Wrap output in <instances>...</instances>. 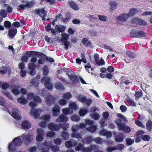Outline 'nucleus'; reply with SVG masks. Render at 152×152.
<instances>
[{
    "label": "nucleus",
    "mask_w": 152,
    "mask_h": 152,
    "mask_svg": "<svg viewBox=\"0 0 152 152\" xmlns=\"http://www.w3.org/2000/svg\"><path fill=\"white\" fill-rule=\"evenodd\" d=\"M131 37L134 38H142L146 35V34L141 30L132 29L129 33Z\"/></svg>",
    "instance_id": "f257e3e1"
},
{
    "label": "nucleus",
    "mask_w": 152,
    "mask_h": 152,
    "mask_svg": "<svg viewBox=\"0 0 152 152\" xmlns=\"http://www.w3.org/2000/svg\"><path fill=\"white\" fill-rule=\"evenodd\" d=\"M22 3L25 4H20L18 5L17 8L18 10H23L25 8H31L35 4V3L33 1H27L26 0H23L22 1Z\"/></svg>",
    "instance_id": "f03ea898"
},
{
    "label": "nucleus",
    "mask_w": 152,
    "mask_h": 152,
    "mask_svg": "<svg viewBox=\"0 0 152 152\" xmlns=\"http://www.w3.org/2000/svg\"><path fill=\"white\" fill-rule=\"evenodd\" d=\"M26 54L29 57L36 56L38 58H42L44 57V58H45V55L42 53L36 51H28L26 52Z\"/></svg>",
    "instance_id": "7ed1b4c3"
},
{
    "label": "nucleus",
    "mask_w": 152,
    "mask_h": 152,
    "mask_svg": "<svg viewBox=\"0 0 152 152\" xmlns=\"http://www.w3.org/2000/svg\"><path fill=\"white\" fill-rule=\"evenodd\" d=\"M62 35L63 37L61 38V40L62 41L64 42V45L65 47V48L66 50H68L69 48L68 47L71 46L70 42L68 41L69 35L66 34H63Z\"/></svg>",
    "instance_id": "20e7f679"
},
{
    "label": "nucleus",
    "mask_w": 152,
    "mask_h": 152,
    "mask_svg": "<svg viewBox=\"0 0 152 152\" xmlns=\"http://www.w3.org/2000/svg\"><path fill=\"white\" fill-rule=\"evenodd\" d=\"M34 13L37 15L40 16L42 18V20H45V17L46 15V12L45 11V8H43L41 9H36L34 11Z\"/></svg>",
    "instance_id": "39448f33"
},
{
    "label": "nucleus",
    "mask_w": 152,
    "mask_h": 152,
    "mask_svg": "<svg viewBox=\"0 0 152 152\" xmlns=\"http://www.w3.org/2000/svg\"><path fill=\"white\" fill-rule=\"evenodd\" d=\"M56 99L51 94H49L46 98V102L48 105H50L53 104L55 101Z\"/></svg>",
    "instance_id": "423d86ee"
},
{
    "label": "nucleus",
    "mask_w": 152,
    "mask_h": 152,
    "mask_svg": "<svg viewBox=\"0 0 152 152\" xmlns=\"http://www.w3.org/2000/svg\"><path fill=\"white\" fill-rule=\"evenodd\" d=\"M8 112L11 116L17 120H19L20 119V117L18 113V110L17 108H13L11 112L9 111Z\"/></svg>",
    "instance_id": "0eeeda50"
},
{
    "label": "nucleus",
    "mask_w": 152,
    "mask_h": 152,
    "mask_svg": "<svg viewBox=\"0 0 152 152\" xmlns=\"http://www.w3.org/2000/svg\"><path fill=\"white\" fill-rule=\"evenodd\" d=\"M131 21L137 25L145 26L147 24L146 22L140 18H134Z\"/></svg>",
    "instance_id": "6e6552de"
},
{
    "label": "nucleus",
    "mask_w": 152,
    "mask_h": 152,
    "mask_svg": "<svg viewBox=\"0 0 152 152\" xmlns=\"http://www.w3.org/2000/svg\"><path fill=\"white\" fill-rule=\"evenodd\" d=\"M125 137L122 133H119L115 135V140L116 142H121L123 141Z\"/></svg>",
    "instance_id": "1a4fd4ad"
},
{
    "label": "nucleus",
    "mask_w": 152,
    "mask_h": 152,
    "mask_svg": "<svg viewBox=\"0 0 152 152\" xmlns=\"http://www.w3.org/2000/svg\"><path fill=\"white\" fill-rule=\"evenodd\" d=\"M21 126L22 129H26L30 128L31 125V123L28 121L25 120L22 122Z\"/></svg>",
    "instance_id": "9d476101"
},
{
    "label": "nucleus",
    "mask_w": 152,
    "mask_h": 152,
    "mask_svg": "<svg viewBox=\"0 0 152 152\" xmlns=\"http://www.w3.org/2000/svg\"><path fill=\"white\" fill-rule=\"evenodd\" d=\"M42 110L41 109H32L31 111V113L34 116L35 118L38 117L41 114Z\"/></svg>",
    "instance_id": "9b49d317"
},
{
    "label": "nucleus",
    "mask_w": 152,
    "mask_h": 152,
    "mask_svg": "<svg viewBox=\"0 0 152 152\" xmlns=\"http://www.w3.org/2000/svg\"><path fill=\"white\" fill-rule=\"evenodd\" d=\"M17 30L16 28H10L8 31V35L10 39H13L17 34Z\"/></svg>",
    "instance_id": "f8f14e48"
},
{
    "label": "nucleus",
    "mask_w": 152,
    "mask_h": 152,
    "mask_svg": "<svg viewBox=\"0 0 152 152\" xmlns=\"http://www.w3.org/2000/svg\"><path fill=\"white\" fill-rule=\"evenodd\" d=\"M48 128L50 130L56 131L60 129V126L59 124H56L54 123H52L48 125Z\"/></svg>",
    "instance_id": "ddd939ff"
},
{
    "label": "nucleus",
    "mask_w": 152,
    "mask_h": 152,
    "mask_svg": "<svg viewBox=\"0 0 152 152\" xmlns=\"http://www.w3.org/2000/svg\"><path fill=\"white\" fill-rule=\"evenodd\" d=\"M60 108L59 106L55 105L52 109V111L53 112V115L56 116H58L60 113Z\"/></svg>",
    "instance_id": "4468645a"
},
{
    "label": "nucleus",
    "mask_w": 152,
    "mask_h": 152,
    "mask_svg": "<svg viewBox=\"0 0 152 152\" xmlns=\"http://www.w3.org/2000/svg\"><path fill=\"white\" fill-rule=\"evenodd\" d=\"M68 120V117L66 115L62 114L59 116L58 118L56 120V121L58 122H65L67 121Z\"/></svg>",
    "instance_id": "2eb2a0df"
},
{
    "label": "nucleus",
    "mask_w": 152,
    "mask_h": 152,
    "mask_svg": "<svg viewBox=\"0 0 152 152\" xmlns=\"http://www.w3.org/2000/svg\"><path fill=\"white\" fill-rule=\"evenodd\" d=\"M129 17L128 14L126 13H122L118 17V20L122 22H125Z\"/></svg>",
    "instance_id": "dca6fc26"
},
{
    "label": "nucleus",
    "mask_w": 152,
    "mask_h": 152,
    "mask_svg": "<svg viewBox=\"0 0 152 152\" xmlns=\"http://www.w3.org/2000/svg\"><path fill=\"white\" fill-rule=\"evenodd\" d=\"M23 134L22 135L23 137V140L28 144L31 142V141L33 139L31 135H25L24 136H23Z\"/></svg>",
    "instance_id": "f3484780"
},
{
    "label": "nucleus",
    "mask_w": 152,
    "mask_h": 152,
    "mask_svg": "<svg viewBox=\"0 0 152 152\" xmlns=\"http://www.w3.org/2000/svg\"><path fill=\"white\" fill-rule=\"evenodd\" d=\"M20 136H18L15 138L11 142L15 144L17 146L21 145L22 143V140L20 138Z\"/></svg>",
    "instance_id": "a211bd4d"
},
{
    "label": "nucleus",
    "mask_w": 152,
    "mask_h": 152,
    "mask_svg": "<svg viewBox=\"0 0 152 152\" xmlns=\"http://www.w3.org/2000/svg\"><path fill=\"white\" fill-rule=\"evenodd\" d=\"M55 29L57 33H59L60 32H63L65 30L66 28L63 25L59 26L56 25L55 27Z\"/></svg>",
    "instance_id": "6ab92c4d"
},
{
    "label": "nucleus",
    "mask_w": 152,
    "mask_h": 152,
    "mask_svg": "<svg viewBox=\"0 0 152 152\" xmlns=\"http://www.w3.org/2000/svg\"><path fill=\"white\" fill-rule=\"evenodd\" d=\"M68 75V77H69L70 79L72 80L73 83H76L79 81V79L78 77L76 75L72 74L69 75L67 74Z\"/></svg>",
    "instance_id": "aec40b11"
},
{
    "label": "nucleus",
    "mask_w": 152,
    "mask_h": 152,
    "mask_svg": "<svg viewBox=\"0 0 152 152\" xmlns=\"http://www.w3.org/2000/svg\"><path fill=\"white\" fill-rule=\"evenodd\" d=\"M88 38L87 37L83 38L82 42L84 45L86 47H90L91 45V42L88 40Z\"/></svg>",
    "instance_id": "412c9836"
},
{
    "label": "nucleus",
    "mask_w": 152,
    "mask_h": 152,
    "mask_svg": "<svg viewBox=\"0 0 152 152\" xmlns=\"http://www.w3.org/2000/svg\"><path fill=\"white\" fill-rule=\"evenodd\" d=\"M68 4L72 8L75 10H77L79 9L78 5L73 1L68 2Z\"/></svg>",
    "instance_id": "4be33fe9"
},
{
    "label": "nucleus",
    "mask_w": 152,
    "mask_h": 152,
    "mask_svg": "<svg viewBox=\"0 0 152 152\" xmlns=\"http://www.w3.org/2000/svg\"><path fill=\"white\" fill-rule=\"evenodd\" d=\"M11 88L12 89V92L15 95H18L20 93V92L18 90L19 88V86L14 85L11 86Z\"/></svg>",
    "instance_id": "5701e85b"
},
{
    "label": "nucleus",
    "mask_w": 152,
    "mask_h": 152,
    "mask_svg": "<svg viewBox=\"0 0 152 152\" xmlns=\"http://www.w3.org/2000/svg\"><path fill=\"white\" fill-rule=\"evenodd\" d=\"M17 145L11 142L8 145L9 150L11 152L15 151L17 149Z\"/></svg>",
    "instance_id": "b1692460"
},
{
    "label": "nucleus",
    "mask_w": 152,
    "mask_h": 152,
    "mask_svg": "<svg viewBox=\"0 0 152 152\" xmlns=\"http://www.w3.org/2000/svg\"><path fill=\"white\" fill-rule=\"evenodd\" d=\"M18 101L21 104H25L28 102L27 100L23 96H22L18 98Z\"/></svg>",
    "instance_id": "393cba45"
},
{
    "label": "nucleus",
    "mask_w": 152,
    "mask_h": 152,
    "mask_svg": "<svg viewBox=\"0 0 152 152\" xmlns=\"http://www.w3.org/2000/svg\"><path fill=\"white\" fill-rule=\"evenodd\" d=\"M120 130H122L124 132L129 133L131 132V129L128 126H126L125 124L123 125L119 129Z\"/></svg>",
    "instance_id": "a878e982"
},
{
    "label": "nucleus",
    "mask_w": 152,
    "mask_h": 152,
    "mask_svg": "<svg viewBox=\"0 0 152 152\" xmlns=\"http://www.w3.org/2000/svg\"><path fill=\"white\" fill-rule=\"evenodd\" d=\"M138 12V10L136 8L130 9L128 14L129 17L133 16Z\"/></svg>",
    "instance_id": "bb28decb"
},
{
    "label": "nucleus",
    "mask_w": 152,
    "mask_h": 152,
    "mask_svg": "<svg viewBox=\"0 0 152 152\" xmlns=\"http://www.w3.org/2000/svg\"><path fill=\"white\" fill-rule=\"evenodd\" d=\"M62 112L64 115H69L72 114L73 111L69 107L65 108L62 109Z\"/></svg>",
    "instance_id": "cd10ccee"
},
{
    "label": "nucleus",
    "mask_w": 152,
    "mask_h": 152,
    "mask_svg": "<svg viewBox=\"0 0 152 152\" xmlns=\"http://www.w3.org/2000/svg\"><path fill=\"white\" fill-rule=\"evenodd\" d=\"M96 146L94 145H91L90 147L84 148L83 149V152H91L93 149H95Z\"/></svg>",
    "instance_id": "c85d7f7f"
},
{
    "label": "nucleus",
    "mask_w": 152,
    "mask_h": 152,
    "mask_svg": "<svg viewBox=\"0 0 152 152\" xmlns=\"http://www.w3.org/2000/svg\"><path fill=\"white\" fill-rule=\"evenodd\" d=\"M142 91H136L135 92L134 96L135 97V99L136 100H138L139 98L142 96Z\"/></svg>",
    "instance_id": "c756f323"
},
{
    "label": "nucleus",
    "mask_w": 152,
    "mask_h": 152,
    "mask_svg": "<svg viewBox=\"0 0 152 152\" xmlns=\"http://www.w3.org/2000/svg\"><path fill=\"white\" fill-rule=\"evenodd\" d=\"M126 53L129 57L132 59L136 58L137 56L136 54L130 51H127Z\"/></svg>",
    "instance_id": "7c9ffc66"
},
{
    "label": "nucleus",
    "mask_w": 152,
    "mask_h": 152,
    "mask_svg": "<svg viewBox=\"0 0 152 152\" xmlns=\"http://www.w3.org/2000/svg\"><path fill=\"white\" fill-rule=\"evenodd\" d=\"M115 122L117 125L119 129L124 124V123H121L122 120L119 118H117L115 120Z\"/></svg>",
    "instance_id": "2f4dec72"
},
{
    "label": "nucleus",
    "mask_w": 152,
    "mask_h": 152,
    "mask_svg": "<svg viewBox=\"0 0 152 152\" xmlns=\"http://www.w3.org/2000/svg\"><path fill=\"white\" fill-rule=\"evenodd\" d=\"M146 128L148 131H151L152 129V121L148 120L146 122Z\"/></svg>",
    "instance_id": "473e14b6"
},
{
    "label": "nucleus",
    "mask_w": 152,
    "mask_h": 152,
    "mask_svg": "<svg viewBox=\"0 0 152 152\" xmlns=\"http://www.w3.org/2000/svg\"><path fill=\"white\" fill-rule=\"evenodd\" d=\"M110 3V10L111 11L114 10L117 7V3L114 1L111 2Z\"/></svg>",
    "instance_id": "72a5a7b5"
},
{
    "label": "nucleus",
    "mask_w": 152,
    "mask_h": 152,
    "mask_svg": "<svg viewBox=\"0 0 152 152\" xmlns=\"http://www.w3.org/2000/svg\"><path fill=\"white\" fill-rule=\"evenodd\" d=\"M96 127L94 125L90 126L86 128L87 130L91 133H93L96 130Z\"/></svg>",
    "instance_id": "f704fd0d"
},
{
    "label": "nucleus",
    "mask_w": 152,
    "mask_h": 152,
    "mask_svg": "<svg viewBox=\"0 0 152 152\" xmlns=\"http://www.w3.org/2000/svg\"><path fill=\"white\" fill-rule=\"evenodd\" d=\"M69 108L72 110L73 109L76 110L77 109V106L75 102H73L70 103L69 104Z\"/></svg>",
    "instance_id": "c9c22d12"
},
{
    "label": "nucleus",
    "mask_w": 152,
    "mask_h": 152,
    "mask_svg": "<svg viewBox=\"0 0 152 152\" xmlns=\"http://www.w3.org/2000/svg\"><path fill=\"white\" fill-rule=\"evenodd\" d=\"M84 144L82 143H79L77 146L75 147V150L77 151H79L80 150H82L84 148Z\"/></svg>",
    "instance_id": "e433bc0d"
},
{
    "label": "nucleus",
    "mask_w": 152,
    "mask_h": 152,
    "mask_svg": "<svg viewBox=\"0 0 152 152\" xmlns=\"http://www.w3.org/2000/svg\"><path fill=\"white\" fill-rule=\"evenodd\" d=\"M42 119L46 122H49L50 120V116L49 114H46L44 116L42 117Z\"/></svg>",
    "instance_id": "4c0bfd02"
},
{
    "label": "nucleus",
    "mask_w": 152,
    "mask_h": 152,
    "mask_svg": "<svg viewBox=\"0 0 152 152\" xmlns=\"http://www.w3.org/2000/svg\"><path fill=\"white\" fill-rule=\"evenodd\" d=\"M55 88L58 90H63L64 89V86L60 82H58L55 84Z\"/></svg>",
    "instance_id": "58836bf2"
},
{
    "label": "nucleus",
    "mask_w": 152,
    "mask_h": 152,
    "mask_svg": "<svg viewBox=\"0 0 152 152\" xmlns=\"http://www.w3.org/2000/svg\"><path fill=\"white\" fill-rule=\"evenodd\" d=\"M60 126V129L62 128L63 130H66L69 127L68 124L66 123H64L63 124H59Z\"/></svg>",
    "instance_id": "ea45409f"
},
{
    "label": "nucleus",
    "mask_w": 152,
    "mask_h": 152,
    "mask_svg": "<svg viewBox=\"0 0 152 152\" xmlns=\"http://www.w3.org/2000/svg\"><path fill=\"white\" fill-rule=\"evenodd\" d=\"M41 81L44 84L50 82V79L49 77H43L41 79Z\"/></svg>",
    "instance_id": "a19ab883"
},
{
    "label": "nucleus",
    "mask_w": 152,
    "mask_h": 152,
    "mask_svg": "<svg viewBox=\"0 0 152 152\" xmlns=\"http://www.w3.org/2000/svg\"><path fill=\"white\" fill-rule=\"evenodd\" d=\"M121 82L124 83L126 85H128L130 83L129 81L128 80L126 79V77H122L121 79Z\"/></svg>",
    "instance_id": "79ce46f5"
},
{
    "label": "nucleus",
    "mask_w": 152,
    "mask_h": 152,
    "mask_svg": "<svg viewBox=\"0 0 152 152\" xmlns=\"http://www.w3.org/2000/svg\"><path fill=\"white\" fill-rule=\"evenodd\" d=\"M61 134V136L64 140H67L69 138V134L67 132L63 131Z\"/></svg>",
    "instance_id": "37998d69"
},
{
    "label": "nucleus",
    "mask_w": 152,
    "mask_h": 152,
    "mask_svg": "<svg viewBox=\"0 0 152 152\" xmlns=\"http://www.w3.org/2000/svg\"><path fill=\"white\" fill-rule=\"evenodd\" d=\"M7 12L4 9L1 10L0 11V15L3 18L7 17Z\"/></svg>",
    "instance_id": "c03bdc74"
},
{
    "label": "nucleus",
    "mask_w": 152,
    "mask_h": 152,
    "mask_svg": "<svg viewBox=\"0 0 152 152\" xmlns=\"http://www.w3.org/2000/svg\"><path fill=\"white\" fill-rule=\"evenodd\" d=\"M4 26L7 28H10L11 26V23L8 20L5 21L4 23Z\"/></svg>",
    "instance_id": "a18cd8bd"
},
{
    "label": "nucleus",
    "mask_w": 152,
    "mask_h": 152,
    "mask_svg": "<svg viewBox=\"0 0 152 152\" xmlns=\"http://www.w3.org/2000/svg\"><path fill=\"white\" fill-rule=\"evenodd\" d=\"M127 102L130 105H132L133 106H135L136 104L135 102L132 100V99L129 98H127L126 99Z\"/></svg>",
    "instance_id": "49530a36"
},
{
    "label": "nucleus",
    "mask_w": 152,
    "mask_h": 152,
    "mask_svg": "<svg viewBox=\"0 0 152 152\" xmlns=\"http://www.w3.org/2000/svg\"><path fill=\"white\" fill-rule=\"evenodd\" d=\"M72 136L73 138H76L77 139H80L82 138L81 134L78 133H73Z\"/></svg>",
    "instance_id": "de8ad7c7"
},
{
    "label": "nucleus",
    "mask_w": 152,
    "mask_h": 152,
    "mask_svg": "<svg viewBox=\"0 0 152 152\" xmlns=\"http://www.w3.org/2000/svg\"><path fill=\"white\" fill-rule=\"evenodd\" d=\"M72 97V95L71 93L68 92L66 93H65L63 94V97L66 99H70Z\"/></svg>",
    "instance_id": "09e8293b"
},
{
    "label": "nucleus",
    "mask_w": 152,
    "mask_h": 152,
    "mask_svg": "<svg viewBox=\"0 0 152 152\" xmlns=\"http://www.w3.org/2000/svg\"><path fill=\"white\" fill-rule=\"evenodd\" d=\"M93 140H94L92 137L91 136H88L86 138V141L87 143L90 144Z\"/></svg>",
    "instance_id": "8fccbe9b"
},
{
    "label": "nucleus",
    "mask_w": 152,
    "mask_h": 152,
    "mask_svg": "<svg viewBox=\"0 0 152 152\" xmlns=\"http://www.w3.org/2000/svg\"><path fill=\"white\" fill-rule=\"evenodd\" d=\"M135 123L138 126L142 128H145V126L142 124V123L140 121L136 120L135 121Z\"/></svg>",
    "instance_id": "3c124183"
},
{
    "label": "nucleus",
    "mask_w": 152,
    "mask_h": 152,
    "mask_svg": "<svg viewBox=\"0 0 152 152\" xmlns=\"http://www.w3.org/2000/svg\"><path fill=\"white\" fill-rule=\"evenodd\" d=\"M44 85L45 88L48 90H51L53 87L52 84L50 82L44 84Z\"/></svg>",
    "instance_id": "603ef678"
},
{
    "label": "nucleus",
    "mask_w": 152,
    "mask_h": 152,
    "mask_svg": "<svg viewBox=\"0 0 152 152\" xmlns=\"http://www.w3.org/2000/svg\"><path fill=\"white\" fill-rule=\"evenodd\" d=\"M33 100L34 101L39 103H41L42 102L41 98L39 96L36 95H35Z\"/></svg>",
    "instance_id": "864d4df0"
},
{
    "label": "nucleus",
    "mask_w": 152,
    "mask_h": 152,
    "mask_svg": "<svg viewBox=\"0 0 152 152\" xmlns=\"http://www.w3.org/2000/svg\"><path fill=\"white\" fill-rule=\"evenodd\" d=\"M141 138L142 140L145 141H149L151 139L150 137L147 134L142 135Z\"/></svg>",
    "instance_id": "5fc2aeb1"
},
{
    "label": "nucleus",
    "mask_w": 152,
    "mask_h": 152,
    "mask_svg": "<svg viewBox=\"0 0 152 152\" xmlns=\"http://www.w3.org/2000/svg\"><path fill=\"white\" fill-rule=\"evenodd\" d=\"M10 87V85L8 83H4L2 84L1 88L4 90L7 89Z\"/></svg>",
    "instance_id": "6e6d98bb"
},
{
    "label": "nucleus",
    "mask_w": 152,
    "mask_h": 152,
    "mask_svg": "<svg viewBox=\"0 0 152 152\" xmlns=\"http://www.w3.org/2000/svg\"><path fill=\"white\" fill-rule=\"evenodd\" d=\"M116 150H120L122 151L124 147V145L122 144H118L117 146H115Z\"/></svg>",
    "instance_id": "4d7b16f0"
},
{
    "label": "nucleus",
    "mask_w": 152,
    "mask_h": 152,
    "mask_svg": "<svg viewBox=\"0 0 152 152\" xmlns=\"http://www.w3.org/2000/svg\"><path fill=\"white\" fill-rule=\"evenodd\" d=\"M105 119L104 120V119L101 118L99 121V123L100 124L101 128H103L105 126Z\"/></svg>",
    "instance_id": "13d9d810"
},
{
    "label": "nucleus",
    "mask_w": 152,
    "mask_h": 152,
    "mask_svg": "<svg viewBox=\"0 0 152 152\" xmlns=\"http://www.w3.org/2000/svg\"><path fill=\"white\" fill-rule=\"evenodd\" d=\"M35 95L33 93H29L27 94V98L28 99H33Z\"/></svg>",
    "instance_id": "bf43d9fd"
},
{
    "label": "nucleus",
    "mask_w": 152,
    "mask_h": 152,
    "mask_svg": "<svg viewBox=\"0 0 152 152\" xmlns=\"http://www.w3.org/2000/svg\"><path fill=\"white\" fill-rule=\"evenodd\" d=\"M98 18L101 21L105 22L107 21V17L104 15H98Z\"/></svg>",
    "instance_id": "052dcab7"
},
{
    "label": "nucleus",
    "mask_w": 152,
    "mask_h": 152,
    "mask_svg": "<svg viewBox=\"0 0 152 152\" xmlns=\"http://www.w3.org/2000/svg\"><path fill=\"white\" fill-rule=\"evenodd\" d=\"M28 67L30 70L35 69L36 68V65L33 63H29L28 64Z\"/></svg>",
    "instance_id": "680f3d73"
},
{
    "label": "nucleus",
    "mask_w": 152,
    "mask_h": 152,
    "mask_svg": "<svg viewBox=\"0 0 152 152\" xmlns=\"http://www.w3.org/2000/svg\"><path fill=\"white\" fill-rule=\"evenodd\" d=\"M7 70L6 67H2L0 69V73L2 74H6L7 73Z\"/></svg>",
    "instance_id": "e2e57ef3"
},
{
    "label": "nucleus",
    "mask_w": 152,
    "mask_h": 152,
    "mask_svg": "<svg viewBox=\"0 0 152 152\" xmlns=\"http://www.w3.org/2000/svg\"><path fill=\"white\" fill-rule=\"evenodd\" d=\"M126 142L128 145H130L134 142V141L130 138H126Z\"/></svg>",
    "instance_id": "0e129e2a"
},
{
    "label": "nucleus",
    "mask_w": 152,
    "mask_h": 152,
    "mask_svg": "<svg viewBox=\"0 0 152 152\" xmlns=\"http://www.w3.org/2000/svg\"><path fill=\"white\" fill-rule=\"evenodd\" d=\"M55 134L54 132L50 131L48 132L46 134V136L48 137H52L54 136Z\"/></svg>",
    "instance_id": "69168bd1"
},
{
    "label": "nucleus",
    "mask_w": 152,
    "mask_h": 152,
    "mask_svg": "<svg viewBox=\"0 0 152 152\" xmlns=\"http://www.w3.org/2000/svg\"><path fill=\"white\" fill-rule=\"evenodd\" d=\"M87 113V111L84 109L80 110L79 112V115L80 116H83L85 115Z\"/></svg>",
    "instance_id": "338daca9"
},
{
    "label": "nucleus",
    "mask_w": 152,
    "mask_h": 152,
    "mask_svg": "<svg viewBox=\"0 0 152 152\" xmlns=\"http://www.w3.org/2000/svg\"><path fill=\"white\" fill-rule=\"evenodd\" d=\"M54 142L56 145H59L61 142V140L60 138H56L54 140Z\"/></svg>",
    "instance_id": "774afa93"
}]
</instances>
